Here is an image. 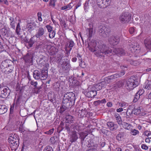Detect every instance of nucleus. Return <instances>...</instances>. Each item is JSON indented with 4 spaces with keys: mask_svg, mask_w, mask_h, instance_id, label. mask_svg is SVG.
Segmentation results:
<instances>
[{
    "mask_svg": "<svg viewBox=\"0 0 151 151\" xmlns=\"http://www.w3.org/2000/svg\"><path fill=\"white\" fill-rule=\"evenodd\" d=\"M48 68L46 67V69L40 70V71L37 70H35L33 73V77L35 79H40L44 80L46 79L47 76Z\"/></svg>",
    "mask_w": 151,
    "mask_h": 151,
    "instance_id": "f257e3e1",
    "label": "nucleus"
},
{
    "mask_svg": "<svg viewBox=\"0 0 151 151\" xmlns=\"http://www.w3.org/2000/svg\"><path fill=\"white\" fill-rule=\"evenodd\" d=\"M8 139L12 149L16 150L19 145V139L17 136L15 135L14 137L9 138Z\"/></svg>",
    "mask_w": 151,
    "mask_h": 151,
    "instance_id": "f03ea898",
    "label": "nucleus"
},
{
    "mask_svg": "<svg viewBox=\"0 0 151 151\" xmlns=\"http://www.w3.org/2000/svg\"><path fill=\"white\" fill-rule=\"evenodd\" d=\"M136 78L134 76H132L128 80L126 86L127 89H132L138 86V82L136 80Z\"/></svg>",
    "mask_w": 151,
    "mask_h": 151,
    "instance_id": "7ed1b4c3",
    "label": "nucleus"
},
{
    "mask_svg": "<svg viewBox=\"0 0 151 151\" xmlns=\"http://www.w3.org/2000/svg\"><path fill=\"white\" fill-rule=\"evenodd\" d=\"M111 30L108 26H101L99 27V32L101 36L104 37H106L110 34Z\"/></svg>",
    "mask_w": 151,
    "mask_h": 151,
    "instance_id": "20e7f679",
    "label": "nucleus"
},
{
    "mask_svg": "<svg viewBox=\"0 0 151 151\" xmlns=\"http://www.w3.org/2000/svg\"><path fill=\"white\" fill-rule=\"evenodd\" d=\"M45 28L40 27L37 29L35 36L37 38H40V40H45L46 39V36L45 35Z\"/></svg>",
    "mask_w": 151,
    "mask_h": 151,
    "instance_id": "39448f33",
    "label": "nucleus"
},
{
    "mask_svg": "<svg viewBox=\"0 0 151 151\" xmlns=\"http://www.w3.org/2000/svg\"><path fill=\"white\" fill-rule=\"evenodd\" d=\"M98 47L99 50L101 51L104 55H107L112 52V50L105 44L99 45L98 46Z\"/></svg>",
    "mask_w": 151,
    "mask_h": 151,
    "instance_id": "423d86ee",
    "label": "nucleus"
},
{
    "mask_svg": "<svg viewBox=\"0 0 151 151\" xmlns=\"http://www.w3.org/2000/svg\"><path fill=\"white\" fill-rule=\"evenodd\" d=\"M131 14L127 12L123 13L119 17V20L122 23H126L130 22L131 20Z\"/></svg>",
    "mask_w": 151,
    "mask_h": 151,
    "instance_id": "0eeeda50",
    "label": "nucleus"
},
{
    "mask_svg": "<svg viewBox=\"0 0 151 151\" xmlns=\"http://www.w3.org/2000/svg\"><path fill=\"white\" fill-rule=\"evenodd\" d=\"M64 95L63 100V103L64 104H68L69 105H70V103L73 101H74L75 100V95Z\"/></svg>",
    "mask_w": 151,
    "mask_h": 151,
    "instance_id": "6e6552de",
    "label": "nucleus"
},
{
    "mask_svg": "<svg viewBox=\"0 0 151 151\" xmlns=\"http://www.w3.org/2000/svg\"><path fill=\"white\" fill-rule=\"evenodd\" d=\"M110 1V0H97V4L100 8H105L109 5Z\"/></svg>",
    "mask_w": 151,
    "mask_h": 151,
    "instance_id": "1a4fd4ad",
    "label": "nucleus"
},
{
    "mask_svg": "<svg viewBox=\"0 0 151 151\" xmlns=\"http://www.w3.org/2000/svg\"><path fill=\"white\" fill-rule=\"evenodd\" d=\"M119 41V37L118 36H111L108 39L109 43L111 45H117Z\"/></svg>",
    "mask_w": 151,
    "mask_h": 151,
    "instance_id": "9d476101",
    "label": "nucleus"
},
{
    "mask_svg": "<svg viewBox=\"0 0 151 151\" xmlns=\"http://www.w3.org/2000/svg\"><path fill=\"white\" fill-rule=\"evenodd\" d=\"M102 88L101 85L100 84V83L95 84L94 86V87H93V88L91 90H88V92L87 93V94H97V91L100 90Z\"/></svg>",
    "mask_w": 151,
    "mask_h": 151,
    "instance_id": "9b49d317",
    "label": "nucleus"
},
{
    "mask_svg": "<svg viewBox=\"0 0 151 151\" xmlns=\"http://www.w3.org/2000/svg\"><path fill=\"white\" fill-rule=\"evenodd\" d=\"M61 65L64 70H68L70 68V65L68 60L65 58L62 59L60 63Z\"/></svg>",
    "mask_w": 151,
    "mask_h": 151,
    "instance_id": "f8f14e48",
    "label": "nucleus"
},
{
    "mask_svg": "<svg viewBox=\"0 0 151 151\" xmlns=\"http://www.w3.org/2000/svg\"><path fill=\"white\" fill-rule=\"evenodd\" d=\"M12 65H14L13 61L9 59L3 61L1 63V67L2 69Z\"/></svg>",
    "mask_w": 151,
    "mask_h": 151,
    "instance_id": "ddd939ff",
    "label": "nucleus"
},
{
    "mask_svg": "<svg viewBox=\"0 0 151 151\" xmlns=\"http://www.w3.org/2000/svg\"><path fill=\"white\" fill-rule=\"evenodd\" d=\"M33 57L32 54L31 53H27L23 58L24 62L26 63H32L33 62Z\"/></svg>",
    "mask_w": 151,
    "mask_h": 151,
    "instance_id": "4468645a",
    "label": "nucleus"
},
{
    "mask_svg": "<svg viewBox=\"0 0 151 151\" xmlns=\"http://www.w3.org/2000/svg\"><path fill=\"white\" fill-rule=\"evenodd\" d=\"M113 52L118 55L123 56L126 54V51L122 48H115L113 50Z\"/></svg>",
    "mask_w": 151,
    "mask_h": 151,
    "instance_id": "2eb2a0df",
    "label": "nucleus"
},
{
    "mask_svg": "<svg viewBox=\"0 0 151 151\" xmlns=\"http://www.w3.org/2000/svg\"><path fill=\"white\" fill-rule=\"evenodd\" d=\"M72 104L69 105L68 104H66V106L65 105H62L60 106V109H59V112L61 114H63L64 113L67 112L68 111L69 107L70 106H71Z\"/></svg>",
    "mask_w": 151,
    "mask_h": 151,
    "instance_id": "dca6fc26",
    "label": "nucleus"
},
{
    "mask_svg": "<svg viewBox=\"0 0 151 151\" xmlns=\"http://www.w3.org/2000/svg\"><path fill=\"white\" fill-rule=\"evenodd\" d=\"M107 125L111 131L115 130L118 127V126L117 124H114L113 122H107Z\"/></svg>",
    "mask_w": 151,
    "mask_h": 151,
    "instance_id": "f3484780",
    "label": "nucleus"
},
{
    "mask_svg": "<svg viewBox=\"0 0 151 151\" xmlns=\"http://www.w3.org/2000/svg\"><path fill=\"white\" fill-rule=\"evenodd\" d=\"M144 44L147 49L151 52V39L146 38L144 41Z\"/></svg>",
    "mask_w": 151,
    "mask_h": 151,
    "instance_id": "a211bd4d",
    "label": "nucleus"
},
{
    "mask_svg": "<svg viewBox=\"0 0 151 151\" xmlns=\"http://www.w3.org/2000/svg\"><path fill=\"white\" fill-rule=\"evenodd\" d=\"M78 137L77 132L76 131L73 132L72 134L70 135V141L71 142H73L76 141L78 139Z\"/></svg>",
    "mask_w": 151,
    "mask_h": 151,
    "instance_id": "6ab92c4d",
    "label": "nucleus"
},
{
    "mask_svg": "<svg viewBox=\"0 0 151 151\" xmlns=\"http://www.w3.org/2000/svg\"><path fill=\"white\" fill-rule=\"evenodd\" d=\"M10 92V90L9 88L6 87L4 88L1 87V85L0 84V94H9Z\"/></svg>",
    "mask_w": 151,
    "mask_h": 151,
    "instance_id": "aec40b11",
    "label": "nucleus"
},
{
    "mask_svg": "<svg viewBox=\"0 0 151 151\" xmlns=\"http://www.w3.org/2000/svg\"><path fill=\"white\" fill-rule=\"evenodd\" d=\"M39 63L43 66L45 65L46 67L45 68L46 69V68L48 65V64L47 63L46 61V57L44 56H42L39 59L38 61Z\"/></svg>",
    "mask_w": 151,
    "mask_h": 151,
    "instance_id": "412c9836",
    "label": "nucleus"
},
{
    "mask_svg": "<svg viewBox=\"0 0 151 151\" xmlns=\"http://www.w3.org/2000/svg\"><path fill=\"white\" fill-rule=\"evenodd\" d=\"M28 27L27 32L29 33H31L35 29V24L33 22H29L27 23V25Z\"/></svg>",
    "mask_w": 151,
    "mask_h": 151,
    "instance_id": "4be33fe9",
    "label": "nucleus"
},
{
    "mask_svg": "<svg viewBox=\"0 0 151 151\" xmlns=\"http://www.w3.org/2000/svg\"><path fill=\"white\" fill-rule=\"evenodd\" d=\"M135 44H136V43L133 42L132 43H129L127 45L128 49L131 52H133L135 51V50H137V49H136V48L137 46H136Z\"/></svg>",
    "mask_w": 151,
    "mask_h": 151,
    "instance_id": "5701e85b",
    "label": "nucleus"
},
{
    "mask_svg": "<svg viewBox=\"0 0 151 151\" xmlns=\"http://www.w3.org/2000/svg\"><path fill=\"white\" fill-rule=\"evenodd\" d=\"M79 134V138L81 139V143L82 145L84 143L85 139L88 134L87 133L83 132H80Z\"/></svg>",
    "mask_w": 151,
    "mask_h": 151,
    "instance_id": "b1692460",
    "label": "nucleus"
},
{
    "mask_svg": "<svg viewBox=\"0 0 151 151\" xmlns=\"http://www.w3.org/2000/svg\"><path fill=\"white\" fill-rule=\"evenodd\" d=\"M35 36H33L29 40V41L27 45V47L29 49L33 46V44L35 43L36 41L35 39Z\"/></svg>",
    "mask_w": 151,
    "mask_h": 151,
    "instance_id": "393cba45",
    "label": "nucleus"
},
{
    "mask_svg": "<svg viewBox=\"0 0 151 151\" xmlns=\"http://www.w3.org/2000/svg\"><path fill=\"white\" fill-rule=\"evenodd\" d=\"M1 33L4 37H8L9 36V30L5 28H2L1 29Z\"/></svg>",
    "mask_w": 151,
    "mask_h": 151,
    "instance_id": "a878e982",
    "label": "nucleus"
},
{
    "mask_svg": "<svg viewBox=\"0 0 151 151\" xmlns=\"http://www.w3.org/2000/svg\"><path fill=\"white\" fill-rule=\"evenodd\" d=\"M14 65H12L3 69L4 73L6 74H8L12 72L14 69Z\"/></svg>",
    "mask_w": 151,
    "mask_h": 151,
    "instance_id": "bb28decb",
    "label": "nucleus"
},
{
    "mask_svg": "<svg viewBox=\"0 0 151 151\" xmlns=\"http://www.w3.org/2000/svg\"><path fill=\"white\" fill-rule=\"evenodd\" d=\"M65 118V122L68 123H72L74 120V118L73 116L70 115H66Z\"/></svg>",
    "mask_w": 151,
    "mask_h": 151,
    "instance_id": "cd10ccee",
    "label": "nucleus"
},
{
    "mask_svg": "<svg viewBox=\"0 0 151 151\" xmlns=\"http://www.w3.org/2000/svg\"><path fill=\"white\" fill-rule=\"evenodd\" d=\"M34 93L36 94L44 93L43 92H44V90L42 87L39 88H35L33 90Z\"/></svg>",
    "mask_w": 151,
    "mask_h": 151,
    "instance_id": "c85d7f7f",
    "label": "nucleus"
},
{
    "mask_svg": "<svg viewBox=\"0 0 151 151\" xmlns=\"http://www.w3.org/2000/svg\"><path fill=\"white\" fill-rule=\"evenodd\" d=\"M48 51L49 55L52 56V57H54L55 55V48L54 47H51L50 49L48 50Z\"/></svg>",
    "mask_w": 151,
    "mask_h": 151,
    "instance_id": "c756f323",
    "label": "nucleus"
},
{
    "mask_svg": "<svg viewBox=\"0 0 151 151\" xmlns=\"http://www.w3.org/2000/svg\"><path fill=\"white\" fill-rule=\"evenodd\" d=\"M7 109L6 106L4 105H0V114H2L6 112Z\"/></svg>",
    "mask_w": 151,
    "mask_h": 151,
    "instance_id": "7c9ffc66",
    "label": "nucleus"
},
{
    "mask_svg": "<svg viewBox=\"0 0 151 151\" xmlns=\"http://www.w3.org/2000/svg\"><path fill=\"white\" fill-rule=\"evenodd\" d=\"M23 88L22 87L21 88L20 86L19 83H17L16 87V91H18V93L19 94L21 93L23 91Z\"/></svg>",
    "mask_w": 151,
    "mask_h": 151,
    "instance_id": "2f4dec72",
    "label": "nucleus"
},
{
    "mask_svg": "<svg viewBox=\"0 0 151 151\" xmlns=\"http://www.w3.org/2000/svg\"><path fill=\"white\" fill-rule=\"evenodd\" d=\"M122 127L123 128L127 130L129 129L131 127V124L125 122H122Z\"/></svg>",
    "mask_w": 151,
    "mask_h": 151,
    "instance_id": "473e14b6",
    "label": "nucleus"
},
{
    "mask_svg": "<svg viewBox=\"0 0 151 151\" xmlns=\"http://www.w3.org/2000/svg\"><path fill=\"white\" fill-rule=\"evenodd\" d=\"M124 74V72H120L117 73L113 75V76H114V79H115L121 77L123 76Z\"/></svg>",
    "mask_w": 151,
    "mask_h": 151,
    "instance_id": "72a5a7b5",
    "label": "nucleus"
},
{
    "mask_svg": "<svg viewBox=\"0 0 151 151\" xmlns=\"http://www.w3.org/2000/svg\"><path fill=\"white\" fill-rule=\"evenodd\" d=\"M141 110L139 109H134L131 111L132 114L135 115H140L141 114Z\"/></svg>",
    "mask_w": 151,
    "mask_h": 151,
    "instance_id": "f704fd0d",
    "label": "nucleus"
},
{
    "mask_svg": "<svg viewBox=\"0 0 151 151\" xmlns=\"http://www.w3.org/2000/svg\"><path fill=\"white\" fill-rule=\"evenodd\" d=\"M96 45V42L94 40H92L91 42L88 43V46L92 47H95Z\"/></svg>",
    "mask_w": 151,
    "mask_h": 151,
    "instance_id": "c9c22d12",
    "label": "nucleus"
},
{
    "mask_svg": "<svg viewBox=\"0 0 151 151\" xmlns=\"http://www.w3.org/2000/svg\"><path fill=\"white\" fill-rule=\"evenodd\" d=\"M124 134L123 132H120L117 134L116 138V139L118 140H120L121 138L123 137L124 135Z\"/></svg>",
    "mask_w": 151,
    "mask_h": 151,
    "instance_id": "e433bc0d",
    "label": "nucleus"
},
{
    "mask_svg": "<svg viewBox=\"0 0 151 151\" xmlns=\"http://www.w3.org/2000/svg\"><path fill=\"white\" fill-rule=\"evenodd\" d=\"M55 96V95H47L49 100L52 102L55 100L56 97Z\"/></svg>",
    "mask_w": 151,
    "mask_h": 151,
    "instance_id": "4c0bfd02",
    "label": "nucleus"
},
{
    "mask_svg": "<svg viewBox=\"0 0 151 151\" xmlns=\"http://www.w3.org/2000/svg\"><path fill=\"white\" fill-rule=\"evenodd\" d=\"M88 29V40L90 41L91 38L92 37L93 34V29Z\"/></svg>",
    "mask_w": 151,
    "mask_h": 151,
    "instance_id": "58836bf2",
    "label": "nucleus"
},
{
    "mask_svg": "<svg viewBox=\"0 0 151 151\" xmlns=\"http://www.w3.org/2000/svg\"><path fill=\"white\" fill-rule=\"evenodd\" d=\"M70 4L68 5L62 7L61 8V9L67 10L70 9L72 8V6L70 5Z\"/></svg>",
    "mask_w": 151,
    "mask_h": 151,
    "instance_id": "ea45409f",
    "label": "nucleus"
},
{
    "mask_svg": "<svg viewBox=\"0 0 151 151\" xmlns=\"http://www.w3.org/2000/svg\"><path fill=\"white\" fill-rule=\"evenodd\" d=\"M108 83V82L107 80L104 81H102L100 83V84L101 85V86L102 88L104 87V88H105L106 86H107V84Z\"/></svg>",
    "mask_w": 151,
    "mask_h": 151,
    "instance_id": "a19ab883",
    "label": "nucleus"
},
{
    "mask_svg": "<svg viewBox=\"0 0 151 151\" xmlns=\"http://www.w3.org/2000/svg\"><path fill=\"white\" fill-rule=\"evenodd\" d=\"M58 138L57 137H52L50 139V142L52 144H54L57 141Z\"/></svg>",
    "mask_w": 151,
    "mask_h": 151,
    "instance_id": "79ce46f5",
    "label": "nucleus"
},
{
    "mask_svg": "<svg viewBox=\"0 0 151 151\" xmlns=\"http://www.w3.org/2000/svg\"><path fill=\"white\" fill-rule=\"evenodd\" d=\"M17 99L16 104H19L22 100V95H18Z\"/></svg>",
    "mask_w": 151,
    "mask_h": 151,
    "instance_id": "37998d69",
    "label": "nucleus"
},
{
    "mask_svg": "<svg viewBox=\"0 0 151 151\" xmlns=\"http://www.w3.org/2000/svg\"><path fill=\"white\" fill-rule=\"evenodd\" d=\"M116 119L119 124L120 125H122V122L120 116L119 115L116 117Z\"/></svg>",
    "mask_w": 151,
    "mask_h": 151,
    "instance_id": "c03bdc74",
    "label": "nucleus"
},
{
    "mask_svg": "<svg viewBox=\"0 0 151 151\" xmlns=\"http://www.w3.org/2000/svg\"><path fill=\"white\" fill-rule=\"evenodd\" d=\"M95 55H96L97 57H99L100 58L104 57V54H102V52H101V51H96L94 53Z\"/></svg>",
    "mask_w": 151,
    "mask_h": 151,
    "instance_id": "a18cd8bd",
    "label": "nucleus"
},
{
    "mask_svg": "<svg viewBox=\"0 0 151 151\" xmlns=\"http://www.w3.org/2000/svg\"><path fill=\"white\" fill-rule=\"evenodd\" d=\"M130 64L134 66H136L138 64V63L137 60H129Z\"/></svg>",
    "mask_w": 151,
    "mask_h": 151,
    "instance_id": "49530a36",
    "label": "nucleus"
},
{
    "mask_svg": "<svg viewBox=\"0 0 151 151\" xmlns=\"http://www.w3.org/2000/svg\"><path fill=\"white\" fill-rule=\"evenodd\" d=\"M20 26L19 23H18L17 24V26L16 27V32L17 34L18 35H20V33L19 32L20 30Z\"/></svg>",
    "mask_w": 151,
    "mask_h": 151,
    "instance_id": "de8ad7c7",
    "label": "nucleus"
},
{
    "mask_svg": "<svg viewBox=\"0 0 151 151\" xmlns=\"http://www.w3.org/2000/svg\"><path fill=\"white\" fill-rule=\"evenodd\" d=\"M43 151H53L52 148L50 146H46L44 149Z\"/></svg>",
    "mask_w": 151,
    "mask_h": 151,
    "instance_id": "09e8293b",
    "label": "nucleus"
},
{
    "mask_svg": "<svg viewBox=\"0 0 151 151\" xmlns=\"http://www.w3.org/2000/svg\"><path fill=\"white\" fill-rule=\"evenodd\" d=\"M55 33L54 31L52 30L49 32V37L50 38H53L55 35Z\"/></svg>",
    "mask_w": 151,
    "mask_h": 151,
    "instance_id": "8fccbe9b",
    "label": "nucleus"
},
{
    "mask_svg": "<svg viewBox=\"0 0 151 151\" xmlns=\"http://www.w3.org/2000/svg\"><path fill=\"white\" fill-rule=\"evenodd\" d=\"M98 145H97L96 144H92L91 147H90V149H89L90 150H93L95 149L96 150H97V147Z\"/></svg>",
    "mask_w": 151,
    "mask_h": 151,
    "instance_id": "3c124183",
    "label": "nucleus"
},
{
    "mask_svg": "<svg viewBox=\"0 0 151 151\" xmlns=\"http://www.w3.org/2000/svg\"><path fill=\"white\" fill-rule=\"evenodd\" d=\"M79 65L80 67L83 68H85L86 66L85 62L83 60H81V62L80 63Z\"/></svg>",
    "mask_w": 151,
    "mask_h": 151,
    "instance_id": "603ef678",
    "label": "nucleus"
},
{
    "mask_svg": "<svg viewBox=\"0 0 151 151\" xmlns=\"http://www.w3.org/2000/svg\"><path fill=\"white\" fill-rule=\"evenodd\" d=\"M54 128H52L50 130H49V131L45 132L44 133L47 134L48 135H51L52 134L54 131Z\"/></svg>",
    "mask_w": 151,
    "mask_h": 151,
    "instance_id": "864d4df0",
    "label": "nucleus"
},
{
    "mask_svg": "<svg viewBox=\"0 0 151 151\" xmlns=\"http://www.w3.org/2000/svg\"><path fill=\"white\" fill-rule=\"evenodd\" d=\"M141 95H134V99L133 100V102H136L140 98V96Z\"/></svg>",
    "mask_w": 151,
    "mask_h": 151,
    "instance_id": "5fc2aeb1",
    "label": "nucleus"
},
{
    "mask_svg": "<svg viewBox=\"0 0 151 151\" xmlns=\"http://www.w3.org/2000/svg\"><path fill=\"white\" fill-rule=\"evenodd\" d=\"M37 16L38 17V20L40 22H41L42 21V19L41 17L42 13L41 12H38L37 13Z\"/></svg>",
    "mask_w": 151,
    "mask_h": 151,
    "instance_id": "6e6d98bb",
    "label": "nucleus"
},
{
    "mask_svg": "<svg viewBox=\"0 0 151 151\" xmlns=\"http://www.w3.org/2000/svg\"><path fill=\"white\" fill-rule=\"evenodd\" d=\"M57 0H50V5L54 7L55 6V3Z\"/></svg>",
    "mask_w": 151,
    "mask_h": 151,
    "instance_id": "4d7b16f0",
    "label": "nucleus"
},
{
    "mask_svg": "<svg viewBox=\"0 0 151 151\" xmlns=\"http://www.w3.org/2000/svg\"><path fill=\"white\" fill-rule=\"evenodd\" d=\"M73 84L75 86H78L79 85V82L77 80L73 79L71 80Z\"/></svg>",
    "mask_w": 151,
    "mask_h": 151,
    "instance_id": "13d9d810",
    "label": "nucleus"
},
{
    "mask_svg": "<svg viewBox=\"0 0 151 151\" xmlns=\"http://www.w3.org/2000/svg\"><path fill=\"white\" fill-rule=\"evenodd\" d=\"M139 133V131L135 129L132 130L131 134L132 135H135Z\"/></svg>",
    "mask_w": 151,
    "mask_h": 151,
    "instance_id": "bf43d9fd",
    "label": "nucleus"
},
{
    "mask_svg": "<svg viewBox=\"0 0 151 151\" xmlns=\"http://www.w3.org/2000/svg\"><path fill=\"white\" fill-rule=\"evenodd\" d=\"M45 27L47 29L48 31L49 32L52 31V26H51L49 25H46Z\"/></svg>",
    "mask_w": 151,
    "mask_h": 151,
    "instance_id": "052dcab7",
    "label": "nucleus"
},
{
    "mask_svg": "<svg viewBox=\"0 0 151 151\" xmlns=\"http://www.w3.org/2000/svg\"><path fill=\"white\" fill-rule=\"evenodd\" d=\"M69 42V47L70 48L73 47L75 45V43L72 40H70Z\"/></svg>",
    "mask_w": 151,
    "mask_h": 151,
    "instance_id": "680f3d73",
    "label": "nucleus"
},
{
    "mask_svg": "<svg viewBox=\"0 0 151 151\" xmlns=\"http://www.w3.org/2000/svg\"><path fill=\"white\" fill-rule=\"evenodd\" d=\"M116 84L117 86L119 87H122L123 85V82L121 81H118L116 83Z\"/></svg>",
    "mask_w": 151,
    "mask_h": 151,
    "instance_id": "e2e57ef3",
    "label": "nucleus"
},
{
    "mask_svg": "<svg viewBox=\"0 0 151 151\" xmlns=\"http://www.w3.org/2000/svg\"><path fill=\"white\" fill-rule=\"evenodd\" d=\"M14 103L11 106L10 108V114H12L14 111Z\"/></svg>",
    "mask_w": 151,
    "mask_h": 151,
    "instance_id": "0e129e2a",
    "label": "nucleus"
},
{
    "mask_svg": "<svg viewBox=\"0 0 151 151\" xmlns=\"http://www.w3.org/2000/svg\"><path fill=\"white\" fill-rule=\"evenodd\" d=\"M72 50V48H70V49L69 50H68L67 49H65V51L66 52V53L65 54V55L66 56H68L69 55L70 52L71 50Z\"/></svg>",
    "mask_w": 151,
    "mask_h": 151,
    "instance_id": "69168bd1",
    "label": "nucleus"
},
{
    "mask_svg": "<svg viewBox=\"0 0 151 151\" xmlns=\"http://www.w3.org/2000/svg\"><path fill=\"white\" fill-rule=\"evenodd\" d=\"M141 147L142 149L145 150H147L148 148V146L145 144H142L141 146Z\"/></svg>",
    "mask_w": 151,
    "mask_h": 151,
    "instance_id": "338daca9",
    "label": "nucleus"
},
{
    "mask_svg": "<svg viewBox=\"0 0 151 151\" xmlns=\"http://www.w3.org/2000/svg\"><path fill=\"white\" fill-rule=\"evenodd\" d=\"M8 149L7 147H3V146L1 147L0 151H8Z\"/></svg>",
    "mask_w": 151,
    "mask_h": 151,
    "instance_id": "774afa93",
    "label": "nucleus"
}]
</instances>
